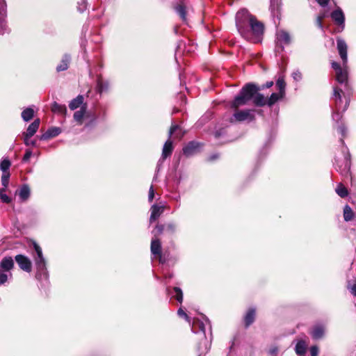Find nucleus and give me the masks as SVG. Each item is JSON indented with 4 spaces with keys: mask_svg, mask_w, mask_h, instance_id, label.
<instances>
[{
    "mask_svg": "<svg viewBox=\"0 0 356 356\" xmlns=\"http://www.w3.org/2000/svg\"><path fill=\"white\" fill-rule=\"evenodd\" d=\"M235 22L238 33L246 40L255 43L264 33V24L247 9H241L236 13Z\"/></svg>",
    "mask_w": 356,
    "mask_h": 356,
    "instance_id": "obj_1",
    "label": "nucleus"
},
{
    "mask_svg": "<svg viewBox=\"0 0 356 356\" xmlns=\"http://www.w3.org/2000/svg\"><path fill=\"white\" fill-rule=\"evenodd\" d=\"M260 90L261 88L253 83H246L232 102L231 108H238L246 105L252 99L257 106L267 105V99L265 98L264 95L258 92Z\"/></svg>",
    "mask_w": 356,
    "mask_h": 356,
    "instance_id": "obj_2",
    "label": "nucleus"
},
{
    "mask_svg": "<svg viewBox=\"0 0 356 356\" xmlns=\"http://www.w3.org/2000/svg\"><path fill=\"white\" fill-rule=\"evenodd\" d=\"M33 246L35 252L33 259L36 267L35 277L41 281L48 278V271L46 266V261L42 254V248L35 241L33 242Z\"/></svg>",
    "mask_w": 356,
    "mask_h": 356,
    "instance_id": "obj_3",
    "label": "nucleus"
},
{
    "mask_svg": "<svg viewBox=\"0 0 356 356\" xmlns=\"http://www.w3.org/2000/svg\"><path fill=\"white\" fill-rule=\"evenodd\" d=\"M351 90H345L338 87H333V94L331 99L334 102L337 111L345 112L348 108L350 101Z\"/></svg>",
    "mask_w": 356,
    "mask_h": 356,
    "instance_id": "obj_4",
    "label": "nucleus"
},
{
    "mask_svg": "<svg viewBox=\"0 0 356 356\" xmlns=\"http://www.w3.org/2000/svg\"><path fill=\"white\" fill-rule=\"evenodd\" d=\"M14 260L11 257H4L0 261V286L13 277L11 270L14 268Z\"/></svg>",
    "mask_w": 356,
    "mask_h": 356,
    "instance_id": "obj_5",
    "label": "nucleus"
},
{
    "mask_svg": "<svg viewBox=\"0 0 356 356\" xmlns=\"http://www.w3.org/2000/svg\"><path fill=\"white\" fill-rule=\"evenodd\" d=\"M178 129H179V125H177V124H172L170 127V129L169 133H168L169 138L164 143V145L163 147L161 156L157 163V166H156L157 171H159L160 170V168L162 165L165 159L167 157L170 156L172 152L173 146H172V142L170 140V138H171L172 135L175 133V131Z\"/></svg>",
    "mask_w": 356,
    "mask_h": 356,
    "instance_id": "obj_6",
    "label": "nucleus"
},
{
    "mask_svg": "<svg viewBox=\"0 0 356 356\" xmlns=\"http://www.w3.org/2000/svg\"><path fill=\"white\" fill-rule=\"evenodd\" d=\"M347 147H344L342 150L343 153V159L339 160L335 159L334 168L342 176L347 177L350 174L351 161H350V154L346 149Z\"/></svg>",
    "mask_w": 356,
    "mask_h": 356,
    "instance_id": "obj_7",
    "label": "nucleus"
},
{
    "mask_svg": "<svg viewBox=\"0 0 356 356\" xmlns=\"http://www.w3.org/2000/svg\"><path fill=\"white\" fill-rule=\"evenodd\" d=\"M236 110L230 118V122H243L245 120L252 121L254 119V111L252 110Z\"/></svg>",
    "mask_w": 356,
    "mask_h": 356,
    "instance_id": "obj_8",
    "label": "nucleus"
},
{
    "mask_svg": "<svg viewBox=\"0 0 356 356\" xmlns=\"http://www.w3.org/2000/svg\"><path fill=\"white\" fill-rule=\"evenodd\" d=\"M7 5L5 0H0V35L8 32L6 23Z\"/></svg>",
    "mask_w": 356,
    "mask_h": 356,
    "instance_id": "obj_9",
    "label": "nucleus"
},
{
    "mask_svg": "<svg viewBox=\"0 0 356 356\" xmlns=\"http://www.w3.org/2000/svg\"><path fill=\"white\" fill-rule=\"evenodd\" d=\"M336 80L341 84L343 90H351L348 81V71L346 69V65H343V69L336 72Z\"/></svg>",
    "mask_w": 356,
    "mask_h": 356,
    "instance_id": "obj_10",
    "label": "nucleus"
},
{
    "mask_svg": "<svg viewBox=\"0 0 356 356\" xmlns=\"http://www.w3.org/2000/svg\"><path fill=\"white\" fill-rule=\"evenodd\" d=\"M15 260L19 267L25 272L30 273L32 269V264L30 259L24 254H17Z\"/></svg>",
    "mask_w": 356,
    "mask_h": 356,
    "instance_id": "obj_11",
    "label": "nucleus"
},
{
    "mask_svg": "<svg viewBox=\"0 0 356 356\" xmlns=\"http://www.w3.org/2000/svg\"><path fill=\"white\" fill-rule=\"evenodd\" d=\"M277 47H280L282 51L284 50V45L289 44L291 42V37L288 32L280 30L276 35Z\"/></svg>",
    "mask_w": 356,
    "mask_h": 356,
    "instance_id": "obj_12",
    "label": "nucleus"
},
{
    "mask_svg": "<svg viewBox=\"0 0 356 356\" xmlns=\"http://www.w3.org/2000/svg\"><path fill=\"white\" fill-rule=\"evenodd\" d=\"M330 16L342 31L345 27V16L342 10L338 8L331 13Z\"/></svg>",
    "mask_w": 356,
    "mask_h": 356,
    "instance_id": "obj_13",
    "label": "nucleus"
},
{
    "mask_svg": "<svg viewBox=\"0 0 356 356\" xmlns=\"http://www.w3.org/2000/svg\"><path fill=\"white\" fill-rule=\"evenodd\" d=\"M200 144L195 141H191L183 147V154L191 156L200 151Z\"/></svg>",
    "mask_w": 356,
    "mask_h": 356,
    "instance_id": "obj_14",
    "label": "nucleus"
},
{
    "mask_svg": "<svg viewBox=\"0 0 356 356\" xmlns=\"http://www.w3.org/2000/svg\"><path fill=\"white\" fill-rule=\"evenodd\" d=\"M337 49L340 57L343 60V65H346L348 58H347V44L346 42L341 38L337 40Z\"/></svg>",
    "mask_w": 356,
    "mask_h": 356,
    "instance_id": "obj_15",
    "label": "nucleus"
},
{
    "mask_svg": "<svg viewBox=\"0 0 356 356\" xmlns=\"http://www.w3.org/2000/svg\"><path fill=\"white\" fill-rule=\"evenodd\" d=\"M164 210H165L164 206L153 204L150 209L151 214H150V217H149V222L152 223L154 221L157 220L161 216V214L164 212Z\"/></svg>",
    "mask_w": 356,
    "mask_h": 356,
    "instance_id": "obj_16",
    "label": "nucleus"
},
{
    "mask_svg": "<svg viewBox=\"0 0 356 356\" xmlns=\"http://www.w3.org/2000/svg\"><path fill=\"white\" fill-rule=\"evenodd\" d=\"M191 330L194 333L201 332L202 336L205 338L206 341V335H205V324L204 321H202L199 319H194L192 325Z\"/></svg>",
    "mask_w": 356,
    "mask_h": 356,
    "instance_id": "obj_17",
    "label": "nucleus"
},
{
    "mask_svg": "<svg viewBox=\"0 0 356 356\" xmlns=\"http://www.w3.org/2000/svg\"><path fill=\"white\" fill-rule=\"evenodd\" d=\"M310 334L314 339L317 340L321 339L325 334L324 325L321 324L315 325L310 332Z\"/></svg>",
    "mask_w": 356,
    "mask_h": 356,
    "instance_id": "obj_18",
    "label": "nucleus"
},
{
    "mask_svg": "<svg viewBox=\"0 0 356 356\" xmlns=\"http://www.w3.org/2000/svg\"><path fill=\"white\" fill-rule=\"evenodd\" d=\"M40 120L39 118L35 119L32 123H31L25 133L24 136L32 137L38 131L40 126Z\"/></svg>",
    "mask_w": 356,
    "mask_h": 356,
    "instance_id": "obj_19",
    "label": "nucleus"
},
{
    "mask_svg": "<svg viewBox=\"0 0 356 356\" xmlns=\"http://www.w3.org/2000/svg\"><path fill=\"white\" fill-rule=\"evenodd\" d=\"M61 132V130L58 127H51L44 134L40 136V140H45L51 138L58 136Z\"/></svg>",
    "mask_w": 356,
    "mask_h": 356,
    "instance_id": "obj_20",
    "label": "nucleus"
},
{
    "mask_svg": "<svg viewBox=\"0 0 356 356\" xmlns=\"http://www.w3.org/2000/svg\"><path fill=\"white\" fill-rule=\"evenodd\" d=\"M71 60V57L69 54H65L60 61V63L57 65L56 71L63 72L67 70L69 67V64Z\"/></svg>",
    "mask_w": 356,
    "mask_h": 356,
    "instance_id": "obj_21",
    "label": "nucleus"
},
{
    "mask_svg": "<svg viewBox=\"0 0 356 356\" xmlns=\"http://www.w3.org/2000/svg\"><path fill=\"white\" fill-rule=\"evenodd\" d=\"M151 252L155 256H160L161 254V245L159 239L153 238L151 242Z\"/></svg>",
    "mask_w": 356,
    "mask_h": 356,
    "instance_id": "obj_22",
    "label": "nucleus"
},
{
    "mask_svg": "<svg viewBox=\"0 0 356 356\" xmlns=\"http://www.w3.org/2000/svg\"><path fill=\"white\" fill-rule=\"evenodd\" d=\"M31 195V191L27 184L22 186L19 191V197L22 202L26 201Z\"/></svg>",
    "mask_w": 356,
    "mask_h": 356,
    "instance_id": "obj_23",
    "label": "nucleus"
},
{
    "mask_svg": "<svg viewBox=\"0 0 356 356\" xmlns=\"http://www.w3.org/2000/svg\"><path fill=\"white\" fill-rule=\"evenodd\" d=\"M255 313L256 311L254 308L248 309L244 318L245 325L246 327H249L254 321Z\"/></svg>",
    "mask_w": 356,
    "mask_h": 356,
    "instance_id": "obj_24",
    "label": "nucleus"
},
{
    "mask_svg": "<svg viewBox=\"0 0 356 356\" xmlns=\"http://www.w3.org/2000/svg\"><path fill=\"white\" fill-rule=\"evenodd\" d=\"M168 293L172 296V298L176 299L179 302L181 303L183 301V292L179 287L175 286L172 289V292L170 291L167 288Z\"/></svg>",
    "mask_w": 356,
    "mask_h": 356,
    "instance_id": "obj_25",
    "label": "nucleus"
},
{
    "mask_svg": "<svg viewBox=\"0 0 356 356\" xmlns=\"http://www.w3.org/2000/svg\"><path fill=\"white\" fill-rule=\"evenodd\" d=\"M83 96L81 95H78L76 98L73 99L69 104L70 110H75L79 107H81L83 104Z\"/></svg>",
    "mask_w": 356,
    "mask_h": 356,
    "instance_id": "obj_26",
    "label": "nucleus"
},
{
    "mask_svg": "<svg viewBox=\"0 0 356 356\" xmlns=\"http://www.w3.org/2000/svg\"><path fill=\"white\" fill-rule=\"evenodd\" d=\"M285 95L278 92H273L270 95V97L267 99V106L271 107L273 106L277 101L282 99Z\"/></svg>",
    "mask_w": 356,
    "mask_h": 356,
    "instance_id": "obj_27",
    "label": "nucleus"
},
{
    "mask_svg": "<svg viewBox=\"0 0 356 356\" xmlns=\"http://www.w3.org/2000/svg\"><path fill=\"white\" fill-rule=\"evenodd\" d=\"M51 111L53 113L65 115L67 113V108L64 104H60L54 102L51 106Z\"/></svg>",
    "mask_w": 356,
    "mask_h": 356,
    "instance_id": "obj_28",
    "label": "nucleus"
},
{
    "mask_svg": "<svg viewBox=\"0 0 356 356\" xmlns=\"http://www.w3.org/2000/svg\"><path fill=\"white\" fill-rule=\"evenodd\" d=\"M87 106L86 104H83L80 110L76 111L74 113V119L76 122H77L79 124H82L83 116L86 112Z\"/></svg>",
    "mask_w": 356,
    "mask_h": 356,
    "instance_id": "obj_29",
    "label": "nucleus"
},
{
    "mask_svg": "<svg viewBox=\"0 0 356 356\" xmlns=\"http://www.w3.org/2000/svg\"><path fill=\"white\" fill-rule=\"evenodd\" d=\"M108 89V83L104 81L102 76H98L97 80V92L102 94L103 92L106 91Z\"/></svg>",
    "mask_w": 356,
    "mask_h": 356,
    "instance_id": "obj_30",
    "label": "nucleus"
},
{
    "mask_svg": "<svg viewBox=\"0 0 356 356\" xmlns=\"http://www.w3.org/2000/svg\"><path fill=\"white\" fill-rule=\"evenodd\" d=\"M176 13L180 16L183 22L186 21V8L184 3L177 4L175 6Z\"/></svg>",
    "mask_w": 356,
    "mask_h": 356,
    "instance_id": "obj_31",
    "label": "nucleus"
},
{
    "mask_svg": "<svg viewBox=\"0 0 356 356\" xmlns=\"http://www.w3.org/2000/svg\"><path fill=\"white\" fill-rule=\"evenodd\" d=\"M21 115L24 121L29 122L33 118L34 111L31 107H28L22 112Z\"/></svg>",
    "mask_w": 356,
    "mask_h": 356,
    "instance_id": "obj_32",
    "label": "nucleus"
},
{
    "mask_svg": "<svg viewBox=\"0 0 356 356\" xmlns=\"http://www.w3.org/2000/svg\"><path fill=\"white\" fill-rule=\"evenodd\" d=\"M276 86L280 93L285 95L286 83L283 75L280 74L277 80L276 81Z\"/></svg>",
    "mask_w": 356,
    "mask_h": 356,
    "instance_id": "obj_33",
    "label": "nucleus"
},
{
    "mask_svg": "<svg viewBox=\"0 0 356 356\" xmlns=\"http://www.w3.org/2000/svg\"><path fill=\"white\" fill-rule=\"evenodd\" d=\"M355 216L354 212L350 206L346 205L343 208V218L345 221H350L353 219Z\"/></svg>",
    "mask_w": 356,
    "mask_h": 356,
    "instance_id": "obj_34",
    "label": "nucleus"
},
{
    "mask_svg": "<svg viewBox=\"0 0 356 356\" xmlns=\"http://www.w3.org/2000/svg\"><path fill=\"white\" fill-rule=\"evenodd\" d=\"M296 353L299 356H303L306 352V345L305 341H298L296 346Z\"/></svg>",
    "mask_w": 356,
    "mask_h": 356,
    "instance_id": "obj_35",
    "label": "nucleus"
},
{
    "mask_svg": "<svg viewBox=\"0 0 356 356\" xmlns=\"http://www.w3.org/2000/svg\"><path fill=\"white\" fill-rule=\"evenodd\" d=\"M335 191L341 197H346L348 195L347 188L342 184H339Z\"/></svg>",
    "mask_w": 356,
    "mask_h": 356,
    "instance_id": "obj_36",
    "label": "nucleus"
},
{
    "mask_svg": "<svg viewBox=\"0 0 356 356\" xmlns=\"http://www.w3.org/2000/svg\"><path fill=\"white\" fill-rule=\"evenodd\" d=\"M11 165V163L9 161L8 159H3L0 162V170L3 172V173L8 172V170H9L10 167Z\"/></svg>",
    "mask_w": 356,
    "mask_h": 356,
    "instance_id": "obj_37",
    "label": "nucleus"
},
{
    "mask_svg": "<svg viewBox=\"0 0 356 356\" xmlns=\"http://www.w3.org/2000/svg\"><path fill=\"white\" fill-rule=\"evenodd\" d=\"M342 113L341 111H337L336 108H333V111H332V120L334 122H335L337 124H339V122L341 121L343 115H342Z\"/></svg>",
    "mask_w": 356,
    "mask_h": 356,
    "instance_id": "obj_38",
    "label": "nucleus"
},
{
    "mask_svg": "<svg viewBox=\"0 0 356 356\" xmlns=\"http://www.w3.org/2000/svg\"><path fill=\"white\" fill-rule=\"evenodd\" d=\"M165 230V225L161 224H157L154 228V229L152 231L153 234L155 237H157L158 236L163 234V232Z\"/></svg>",
    "mask_w": 356,
    "mask_h": 356,
    "instance_id": "obj_39",
    "label": "nucleus"
},
{
    "mask_svg": "<svg viewBox=\"0 0 356 356\" xmlns=\"http://www.w3.org/2000/svg\"><path fill=\"white\" fill-rule=\"evenodd\" d=\"M6 189H5V188H2L0 189V199L3 202L8 204L11 202L12 200L9 196H8L6 194Z\"/></svg>",
    "mask_w": 356,
    "mask_h": 356,
    "instance_id": "obj_40",
    "label": "nucleus"
},
{
    "mask_svg": "<svg viewBox=\"0 0 356 356\" xmlns=\"http://www.w3.org/2000/svg\"><path fill=\"white\" fill-rule=\"evenodd\" d=\"M9 178H10L9 172L3 173V175L1 176V184H2V186H3V188H5V189H6L8 186Z\"/></svg>",
    "mask_w": 356,
    "mask_h": 356,
    "instance_id": "obj_41",
    "label": "nucleus"
},
{
    "mask_svg": "<svg viewBox=\"0 0 356 356\" xmlns=\"http://www.w3.org/2000/svg\"><path fill=\"white\" fill-rule=\"evenodd\" d=\"M87 9V1L86 0H80L77 2V10L80 13H83Z\"/></svg>",
    "mask_w": 356,
    "mask_h": 356,
    "instance_id": "obj_42",
    "label": "nucleus"
},
{
    "mask_svg": "<svg viewBox=\"0 0 356 356\" xmlns=\"http://www.w3.org/2000/svg\"><path fill=\"white\" fill-rule=\"evenodd\" d=\"M165 231L169 234H174L176 230V225L174 222H169L165 225Z\"/></svg>",
    "mask_w": 356,
    "mask_h": 356,
    "instance_id": "obj_43",
    "label": "nucleus"
},
{
    "mask_svg": "<svg viewBox=\"0 0 356 356\" xmlns=\"http://www.w3.org/2000/svg\"><path fill=\"white\" fill-rule=\"evenodd\" d=\"M325 17V13H322V14H320V15L317 17V18H316V26H317L319 29H322V30H323V22H322V21H323V19Z\"/></svg>",
    "mask_w": 356,
    "mask_h": 356,
    "instance_id": "obj_44",
    "label": "nucleus"
},
{
    "mask_svg": "<svg viewBox=\"0 0 356 356\" xmlns=\"http://www.w3.org/2000/svg\"><path fill=\"white\" fill-rule=\"evenodd\" d=\"M177 314L182 318H184L189 323H191V318L187 315V314L183 310L181 307H180L177 311Z\"/></svg>",
    "mask_w": 356,
    "mask_h": 356,
    "instance_id": "obj_45",
    "label": "nucleus"
},
{
    "mask_svg": "<svg viewBox=\"0 0 356 356\" xmlns=\"http://www.w3.org/2000/svg\"><path fill=\"white\" fill-rule=\"evenodd\" d=\"M31 137H27L24 136V143L26 146H35L36 145V140H31Z\"/></svg>",
    "mask_w": 356,
    "mask_h": 356,
    "instance_id": "obj_46",
    "label": "nucleus"
},
{
    "mask_svg": "<svg viewBox=\"0 0 356 356\" xmlns=\"http://www.w3.org/2000/svg\"><path fill=\"white\" fill-rule=\"evenodd\" d=\"M338 131L341 134L343 137L346 136V128L345 127L343 124H339L337 127Z\"/></svg>",
    "mask_w": 356,
    "mask_h": 356,
    "instance_id": "obj_47",
    "label": "nucleus"
},
{
    "mask_svg": "<svg viewBox=\"0 0 356 356\" xmlns=\"http://www.w3.org/2000/svg\"><path fill=\"white\" fill-rule=\"evenodd\" d=\"M32 155V152L30 149H27L22 158L23 162H27Z\"/></svg>",
    "mask_w": 356,
    "mask_h": 356,
    "instance_id": "obj_48",
    "label": "nucleus"
},
{
    "mask_svg": "<svg viewBox=\"0 0 356 356\" xmlns=\"http://www.w3.org/2000/svg\"><path fill=\"white\" fill-rule=\"evenodd\" d=\"M310 355L311 356H318V348L316 346H313L310 348Z\"/></svg>",
    "mask_w": 356,
    "mask_h": 356,
    "instance_id": "obj_49",
    "label": "nucleus"
},
{
    "mask_svg": "<svg viewBox=\"0 0 356 356\" xmlns=\"http://www.w3.org/2000/svg\"><path fill=\"white\" fill-rule=\"evenodd\" d=\"M292 76L293 79L297 81H300L302 79V74L300 72H299L298 70L293 72L292 74Z\"/></svg>",
    "mask_w": 356,
    "mask_h": 356,
    "instance_id": "obj_50",
    "label": "nucleus"
},
{
    "mask_svg": "<svg viewBox=\"0 0 356 356\" xmlns=\"http://www.w3.org/2000/svg\"><path fill=\"white\" fill-rule=\"evenodd\" d=\"M154 197V190L153 186L152 185L149 189V195H148V200L149 202H152Z\"/></svg>",
    "mask_w": 356,
    "mask_h": 356,
    "instance_id": "obj_51",
    "label": "nucleus"
},
{
    "mask_svg": "<svg viewBox=\"0 0 356 356\" xmlns=\"http://www.w3.org/2000/svg\"><path fill=\"white\" fill-rule=\"evenodd\" d=\"M332 67L335 70L336 72L342 70L343 68L340 66V65L337 62L332 63Z\"/></svg>",
    "mask_w": 356,
    "mask_h": 356,
    "instance_id": "obj_52",
    "label": "nucleus"
},
{
    "mask_svg": "<svg viewBox=\"0 0 356 356\" xmlns=\"http://www.w3.org/2000/svg\"><path fill=\"white\" fill-rule=\"evenodd\" d=\"M273 84H274V82L273 81H267L260 88L261 89L269 88L272 87L273 86Z\"/></svg>",
    "mask_w": 356,
    "mask_h": 356,
    "instance_id": "obj_53",
    "label": "nucleus"
},
{
    "mask_svg": "<svg viewBox=\"0 0 356 356\" xmlns=\"http://www.w3.org/2000/svg\"><path fill=\"white\" fill-rule=\"evenodd\" d=\"M348 289L350 293L355 296H356V283H354L353 285L349 286Z\"/></svg>",
    "mask_w": 356,
    "mask_h": 356,
    "instance_id": "obj_54",
    "label": "nucleus"
},
{
    "mask_svg": "<svg viewBox=\"0 0 356 356\" xmlns=\"http://www.w3.org/2000/svg\"><path fill=\"white\" fill-rule=\"evenodd\" d=\"M318 3L322 7H326L329 3V0H316Z\"/></svg>",
    "mask_w": 356,
    "mask_h": 356,
    "instance_id": "obj_55",
    "label": "nucleus"
},
{
    "mask_svg": "<svg viewBox=\"0 0 356 356\" xmlns=\"http://www.w3.org/2000/svg\"><path fill=\"white\" fill-rule=\"evenodd\" d=\"M177 131H179L177 134H176V137L179 138V139H181L184 135V132L181 131V130L180 129V127H179V129H177L175 132H176Z\"/></svg>",
    "mask_w": 356,
    "mask_h": 356,
    "instance_id": "obj_56",
    "label": "nucleus"
},
{
    "mask_svg": "<svg viewBox=\"0 0 356 356\" xmlns=\"http://www.w3.org/2000/svg\"><path fill=\"white\" fill-rule=\"evenodd\" d=\"M218 157V154H213L211 155L210 157H209V160L210 161H213V160H215L216 159H217Z\"/></svg>",
    "mask_w": 356,
    "mask_h": 356,
    "instance_id": "obj_57",
    "label": "nucleus"
},
{
    "mask_svg": "<svg viewBox=\"0 0 356 356\" xmlns=\"http://www.w3.org/2000/svg\"><path fill=\"white\" fill-rule=\"evenodd\" d=\"M340 141H341V143H342V145H344V140H343V139H342V138H341V139L340 140Z\"/></svg>",
    "mask_w": 356,
    "mask_h": 356,
    "instance_id": "obj_58",
    "label": "nucleus"
},
{
    "mask_svg": "<svg viewBox=\"0 0 356 356\" xmlns=\"http://www.w3.org/2000/svg\"><path fill=\"white\" fill-rule=\"evenodd\" d=\"M205 322L208 324H209V319L208 318H205Z\"/></svg>",
    "mask_w": 356,
    "mask_h": 356,
    "instance_id": "obj_59",
    "label": "nucleus"
},
{
    "mask_svg": "<svg viewBox=\"0 0 356 356\" xmlns=\"http://www.w3.org/2000/svg\"><path fill=\"white\" fill-rule=\"evenodd\" d=\"M276 351H277V350H276V349H273V350H271V353H275Z\"/></svg>",
    "mask_w": 356,
    "mask_h": 356,
    "instance_id": "obj_60",
    "label": "nucleus"
},
{
    "mask_svg": "<svg viewBox=\"0 0 356 356\" xmlns=\"http://www.w3.org/2000/svg\"><path fill=\"white\" fill-rule=\"evenodd\" d=\"M205 349H206V351H207H207H208V350H209V348H208L207 347H206V348H205Z\"/></svg>",
    "mask_w": 356,
    "mask_h": 356,
    "instance_id": "obj_61",
    "label": "nucleus"
}]
</instances>
